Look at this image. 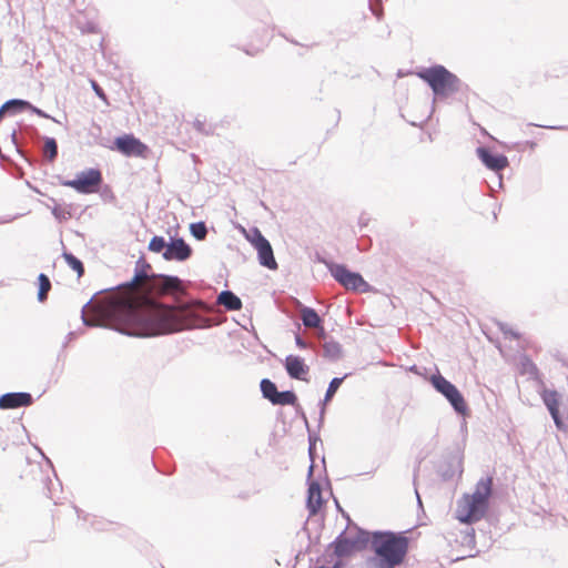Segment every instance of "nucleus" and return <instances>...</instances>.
<instances>
[{
	"instance_id": "f257e3e1",
	"label": "nucleus",
	"mask_w": 568,
	"mask_h": 568,
	"mask_svg": "<svg viewBox=\"0 0 568 568\" xmlns=\"http://www.w3.org/2000/svg\"><path fill=\"white\" fill-rule=\"evenodd\" d=\"M124 290L103 302L82 308L81 317L85 326H106L111 323L126 326L130 335L155 336L190 329L202 325V317L189 304L170 307L159 304L153 295L184 293L182 281L176 276H149L144 266L136 267L134 277Z\"/></svg>"
},
{
	"instance_id": "f03ea898",
	"label": "nucleus",
	"mask_w": 568,
	"mask_h": 568,
	"mask_svg": "<svg viewBox=\"0 0 568 568\" xmlns=\"http://www.w3.org/2000/svg\"><path fill=\"white\" fill-rule=\"evenodd\" d=\"M372 547L376 554L369 560L373 568H395L400 565L408 551V538L394 532H375Z\"/></svg>"
},
{
	"instance_id": "7ed1b4c3",
	"label": "nucleus",
	"mask_w": 568,
	"mask_h": 568,
	"mask_svg": "<svg viewBox=\"0 0 568 568\" xmlns=\"http://www.w3.org/2000/svg\"><path fill=\"white\" fill-rule=\"evenodd\" d=\"M493 480L490 477L481 478L476 484L473 494H465L457 503L455 516L463 524L480 520L488 508Z\"/></svg>"
},
{
	"instance_id": "20e7f679",
	"label": "nucleus",
	"mask_w": 568,
	"mask_h": 568,
	"mask_svg": "<svg viewBox=\"0 0 568 568\" xmlns=\"http://www.w3.org/2000/svg\"><path fill=\"white\" fill-rule=\"evenodd\" d=\"M437 98H447L460 90V80L443 65H434L418 72Z\"/></svg>"
},
{
	"instance_id": "39448f33",
	"label": "nucleus",
	"mask_w": 568,
	"mask_h": 568,
	"mask_svg": "<svg viewBox=\"0 0 568 568\" xmlns=\"http://www.w3.org/2000/svg\"><path fill=\"white\" fill-rule=\"evenodd\" d=\"M368 541V534L358 527H347L334 541V552L338 557L348 556L363 549Z\"/></svg>"
},
{
	"instance_id": "423d86ee",
	"label": "nucleus",
	"mask_w": 568,
	"mask_h": 568,
	"mask_svg": "<svg viewBox=\"0 0 568 568\" xmlns=\"http://www.w3.org/2000/svg\"><path fill=\"white\" fill-rule=\"evenodd\" d=\"M433 387L442 394L457 414L465 415L468 412L467 403L458 388L439 373L429 378Z\"/></svg>"
},
{
	"instance_id": "0eeeda50",
	"label": "nucleus",
	"mask_w": 568,
	"mask_h": 568,
	"mask_svg": "<svg viewBox=\"0 0 568 568\" xmlns=\"http://www.w3.org/2000/svg\"><path fill=\"white\" fill-rule=\"evenodd\" d=\"M102 183V174L98 169H88L79 172L75 179L62 182L64 186L72 187L78 193L90 194L97 192Z\"/></svg>"
},
{
	"instance_id": "6e6552de",
	"label": "nucleus",
	"mask_w": 568,
	"mask_h": 568,
	"mask_svg": "<svg viewBox=\"0 0 568 568\" xmlns=\"http://www.w3.org/2000/svg\"><path fill=\"white\" fill-rule=\"evenodd\" d=\"M332 276L345 288L366 292L369 285L364 281L361 274L351 272L342 264H333L329 267Z\"/></svg>"
},
{
	"instance_id": "1a4fd4ad",
	"label": "nucleus",
	"mask_w": 568,
	"mask_h": 568,
	"mask_svg": "<svg viewBox=\"0 0 568 568\" xmlns=\"http://www.w3.org/2000/svg\"><path fill=\"white\" fill-rule=\"evenodd\" d=\"M114 144L116 150L125 156L144 158L148 152V146L132 134L116 138Z\"/></svg>"
},
{
	"instance_id": "9d476101",
	"label": "nucleus",
	"mask_w": 568,
	"mask_h": 568,
	"mask_svg": "<svg viewBox=\"0 0 568 568\" xmlns=\"http://www.w3.org/2000/svg\"><path fill=\"white\" fill-rule=\"evenodd\" d=\"M192 254V250L189 244L184 242L183 239H175L166 246V250L163 252V257L166 261H186Z\"/></svg>"
},
{
	"instance_id": "9b49d317",
	"label": "nucleus",
	"mask_w": 568,
	"mask_h": 568,
	"mask_svg": "<svg viewBox=\"0 0 568 568\" xmlns=\"http://www.w3.org/2000/svg\"><path fill=\"white\" fill-rule=\"evenodd\" d=\"M540 396L547 409L549 410L557 428L564 429L565 424L559 415V394L556 390L542 388Z\"/></svg>"
},
{
	"instance_id": "f8f14e48",
	"label": "nucleus",
	"mask_w": 568,
	"mask_h": 568,
	"mask_svg": "<svg viewBox=\"0 0 568 568\" xmlns=\"http://www.w3.org/2000/svg\"><path fill=\"white\" fill-rule=\"evenodd\" d=\"M285 369L290 377L301 381H306V375L308 374L310 371L304 359L295 355L286 356Z\"/></svg>"
},
{
	"instance_id": "ddd939ff",
	"label": "nucleus",
	"mask_w": 568,
	"mask_h": 568,
	"mask_svg": "<svg viewBox=\"0 0 568 568\" xmlns=\"http://www.w3.org/2000/svg\"><path fill=\"white\" fill-rule=\"evenodd\" d=\"M477 155L481 162L493 171H500L508 165V159L503 154H493L488 149L480 146Z\"/></svg>"
},
{
	"instance_id": "4468645a",
	"label": "nucleus",
	"mask_w": 568,
	"mask_h": 568,
	"mask_svg": "<svg viewBox=\"0 0 568 568\" xmlns=\"http://www.w3.org/2000/svg\"><path fill=\"white\" fill-rule=\"evenodd\" d=\"M32 403V396L29 393H7L0 396V408L10 409L29 406Z\"/></svg>"
},
{
	"instance_id": "2eb2a0df",
	"label": "nucleus",
	"mask_w": 568,
	"mask_h": 568,
	"mask_svg": "<svg viewBox=\"0 0 568 568\" xmlns=\"http://www.w3.org/2000/svg\"><path fill=\"white\" fill-rule=\"evenodd\" d=\"M258 254L260 264L270 268L276 270L277 263L274 258L273 250L268 241L261 242L260 245L255 247Z\"/></svg>"
},
{
	"instance_id": "dca6fc26",
	"label": "nucleus",
	"mask_w": 568,
	"mask_h": 568,
	"mask_svg": "<svg viewBox=\"0 0 568 568\" xmlns=\"http://www.w3.org/2000/svg\"><path fill=\"white\" fill-rule=\"evenodd\" d=\"M322 491L321 486L316 481H311L308 485V495H307V508L311 514H316L317 510L322 507Z\"/></svg>"
},
{
	"instance_id": "f3484780",
	"label": "nucleus",
	"mask_w": 568,
	"mask_h": 568,
	"mask_svg": "<svg viewBox=\"0 0 568 568\" xmlns=\"http://www.w3.org/2000/svg\"><path fill=\"white\" fill-rule=\"evenodd\" d=\"M217 303L223 305L229 311H239L242 308V302L240 297H237L231 291H223L217 296Z\"/></svg>"
},
{
	"instance_id": "a211bd4d",
	"label": "nucleus",
	"mask_w": 568,
	"mask_h": 568,
	"mask_svg": "<svg viewBox=\"0 0 568 568\" xmlns=\"http://www.w3.org/2000/svg\"><path fill=\"white\" fill-rule=\"evenodd\" d=\"M301 318H302L304 326H306L308 328L318 327L321 324V317L311 307H303L301 310Z\"/></svg>"
},
{
	"instance_id": "6ab92c4d",
	"label": "nucleus",
	"mask_w": 568,
	"mask_h": 568,
	"mask_svg": "<svg viewBox=\"0 0 568 568\" xmlns=\"http://www.w3.org/2000/svg\"><path fill=\"white\" fill-rule=\"evenodd\" d=\"M323 355L331 361L338 359L342 355V347L339 343L335 341L325 342L323 345Z\"/></svg>"
},
{
	"instance_id": "aec40b11",
	"label": "nucleus",
	"mask_w": 568,
	"mask_h": 568,
	"mask_svg": "<svg viewBox=\"0 0 568 568\" xmlns=\"http://www.w3.org/2000/svg\"><path fill=\"white\" fill-rule=\"evenodd\" d=\"M297 397L294 392L285 390L278 392L275 398L272 400L273 405H294Z\"/></svg>"
},
{
	"instance_id": "412c9836",
	"label": "nucleus",
	"mask_w": 568,
	"mask_h": 568,
	"mask_svg": "<svg viewBox=\"0 0 568 568\" xmlns=\"http://www.w3.org/2000/svg\"><path fill=\"white\" fill-rule=\"evenodd\" d=\"M261 392L271 403L278 393L276 385L267 378L261 381Z\"/></svg>"
},
{
	"instance_id": "4be33fe9",
	"label": "nucleus",
	"mask_w": 568,
	"mask_h": 568,
	"mask_svg": "<svg viewBox=\"0 0 568 568\" xmlns=\"http://www.w3.org/2000/svg\"><path fill=\"white\" fill-rule=\"evenodd\" d=\"M43 154L49 161H53L58 155V144L53 138H47L43 146Z\"/></svg>"
},
{
	"instance_id": "5701e85b",
	"label": "nucleus",
	"mask_w": 568,
	"mask_h": 568,
	"mask_svg": "<svg viewBox=\"0 0 568 568\" xmlns=\"http://www.w3.org/2000/svg\"><path fill=\"white\" fill-rule=\"evenodd\" d=\"M520 372L521 374H527L532 378L538 377L537 366L526 356H524L520 361Z\"/></svg>"
},
{
	"instance_id": "b1692460",
	"label": "nucleus",
	"mask_w": 568,
	"mask_h": 568,
	"mask_svg": "<svg viewBox=\"0 0 568 568\" xmlns=\"http://www.w3.org/2000/svg\"><path fill=\"white\" fill-rule=\"evenodd\" d=\"M29 105V102L26 100L20 99H12L7 101L0 108V118L3 115L4 112L13 111L18 112V106H26Z\"/></svg>"
},
{
	"instance_id": "393cba45",
	"label": "nucleus",
	"mask_w": 568,
	"mask_h": 568,
	"mask_svg": "<svg viewBox=\"0 0 568 568\" xmlns=\"http://www.w3.org/2000/svg\"><path fill=\"white\" fill-rule=\"evenodd\" d=\"M63 257L67 262V264L78 273L79 276H82L83 273H84V267H83V264L82 262L77 258L73 254L71 253H64L63 254Z\"/></svg>"
},
{
	"instance_id": "a878e982",
	"label": "nucleus",
	"mask_w": 568,
	"mask_h": 568,
	"mask_svg": "<svg viewBox=\"0 0 568 568\" xmlns=\"http://www.w3.org/2000/svg\"><path fill=\"white\" fill-rule=\"evenodd\" d=\"M51 288L50 280L47 275L40 274L39 275V293L38 298L40 302H43L47 298V294Z\"/></svg>"
},
{
	"instance_id": "bb28decb",
	"label": "nucleus",
	"mask_w": 568,
	"mask_h": 568,
	"mask_svg": "<svg viewBox=\"0 0 568 568\" xmlns=\"http://www.w3.org/2000/svg\"><path fill=\"white\" fill-rule=\"evenodd\" d=\"M191 234L196 240H204L207 234V229L204 222H196L190 225Z\"/></svg>"
},
{
	"instance_id": "cd10ccee",
	"label": "nucleus",
	"mask_w": 568,
	"mask_h": 568,
	"mask_svg": "<svg viewBox=\"0 0 568 568\" xmlns=\"http://www.w3.org/2000/svg\"><path fill=\"white\" fill-rule=\"evenodd\" d=\"M169 244L165 242L164 237L162 236H153L149 243V250L154 253H160L163 250H166V246Z\"/></svg>"
},
{
	"instance_id": "c85d7f7f",
	"label": "nucleus",
	"mask_w": 568,
	"mask_h": 568,
	"mask_svg": "<svg viewBox=\"0 0 568 568\" xmlns=\"http://www.w3.org/2000/svg\"><path fill=\"white\" fill-rule=\"evenodd\" d=\"M344 381V377H334L328 387H327V390H326V394H325V397H324V402H329L332 399V397L335 395V393L337 392L338 387L341 386V384L343 383Z\"/></svg>"
},
{
	"instance_id": "c756f323",
	"label": "nucleus",
	"mask_w": 568,
	"mask_h": 568,
	"mask_svg": "<svg viewBox=\"0 0 568 568\" xmlns=\"http://www.w3.org/2000/svg\"><path fill=\"white\" fill-rule=\"evenodd\" d=\"M246 239L251 242L254 248L260 245L261 242L267 241L257 227L251 229L250 233L246 234Z\"/></svg>"
},
{
	"instance_id": "7c9ffc66",
	"label": "nucleus",
	"mask_w": 568,
	"mask_h": 568,
	"mask_svg": "<svg viewBox=\"0 0 568 568\" xmlns=\"http://www.w3.org/2000/svg\"><path fill=\"white\" fill-rule=\"evenodd\" d=\"M22 110H30L32 111L33 113H36L37 115L41 116V118H44V119H51L52 121L59 123V121L52 116H50L49 114H47L44 111H42L41 109L32 105L30 102H29V105H26V106H18V111H22Z\"/></svg>"
},
{
	"instance_id": "2f4dec72",
	"label": "nucleus",
	"mask_w": 568,
	"mask_h": 568,
	"mask_svg": "<svg viewBox=\"0 0 568 568\" xmlns=\"http://www.w3.org/2000/svg\"><path fill=\"white\" fill-rule=\"evenodd\" d=\"M52 214L59 220L63 221L70 217V212L64 207L57 205L52 209Z\"/></svg>"
},
{
	"instance_id": "473e14b6",
	"label": "nucleus",
	"mask_w": 568,
	"mask_h": 568,
	"mask_svg": "<svg viewBox=\"0 0 568 568\" xmlns=\"http://www.w3.org/2000/svg\"><path fill=\"white\" fill-rule=\"evenodd\" d=\"M295 342H296V345L300 347V348H306L307 347V344L305 343V341L300 336V335H296L295 337Z\"/></svg>"
},
{
	"instance_id": "72a5a7b5",
	"label": "nucleus",
	"mask_w": 568,
	"mask_h": 568,
	"mask_svg": "<svg viewBox=\"0 0 568 568\" xmlns=\"http://www.w3.org/2000/svg\"><path fill=\"white\" fill-rule=\"evenodd\" d=\"M501 331L504 332L505 335H511L513 337H517V334L514 333L511 329H507L505 326H501Z\"/></svg>"
},
{
	"instance_id": "f704fd0d",
	"label": "nucleus",
	"mask_w": 568,
	"mask_h": 568,
	"mask_svg": "<svg viewBox=\"0 0 568 568\" xmlns=\"http://www.w3.org/2000/svg\"><path fill=\"white\" fill-rule=\"evenodd\" d=\"M93 89L95 90L98 95L103 97L101 89L95 83H93Z\"/></svg>"
},
{
	"instance_id": "c9c22d12",
	"label": "nucleus",
	"mask_w": 568,
	"mask_h": 568,
	"mask_svg": "<svg viewBox=\"0 0 568 568\" xmlns=\"http://www.w3.org/2000/svg\"><path fill=\"white\" fill-rule=\"evenodd\" d=\"M194 126H195L199 131H202L203 124H202L200 121H195Z\"/></svg>"
},
{
	"instance_id": "e433bc0d",
	"label": "nucleus",
	"mask_w": 568,
	"mask_h": 568,
	"mask_svg": "<svg viewBox=\"0 0 568 568\" xmlns=\"http://www.w3.org/2000/svg\"><path fill=\"white\" fill-rule=\"evenodd\" d=\"M371 9H372L373 13H374L377 18H379V17H381V12L376 11V10L373 8V4H371Z\"/></svg>"
},
{
	"instance_id": "4c0bfd02",
	"label": "nucleus",
	"mask_w": 568,
	"mask_h": 568,
	"mask_svg": "<svg viewBox=\"0 0 568 568\" xmlns=\"http://www.w3.org/2000/svg\"><path fill=\"white\" fill-rule=\"evenodd\" d=\"M312 474H313V465H311L310 468H308V477H311Z\"/></svg>"
},
{
	"instance_id": "58836bf2",
	"label": "nucleus",
	"mask_w": 568,
	"mask_h": 568,
	"mask_svg": "<svg viewBox=\"0 0 568 568\" xmlns=\"http://www.w3.org/2000/svg\"><path fill=\"white\" fill-rule=\"evenodd\" d=\"M7 220L0 219V224L7 223Z\"/></svg>"
},
{
	"instance_id": "ea45409f",
	"label": "nucleus",
	"mask_w": 568,
	"mask_h": 568,
	"mask_svg": "<svg viewBox=\"0 0 568 568\" xmlns=\"http://www.w3.org/2000/svg\"><path fill=\"white\" fill-rule=\"evenodd\" d=\"M416 495H417V500H418V503L420 504V497H419V495H418V493H417V491H416Z\"/></svg>"
},
{
	"instance_id": "a19ab883",
	"label": "nucleus",
	"mask_w": 568,
	"mask_h": 568,
	"mask_svg": "<svg viewBox=\"0 0 568 568\" xmlns=\"http://www.w3.org/2000/svg\"><path fill=\"white\" fill-rule=\"evenodd\" d=\"M317 568H325V567H317Z\"/></svg>"
}]
</instances>
